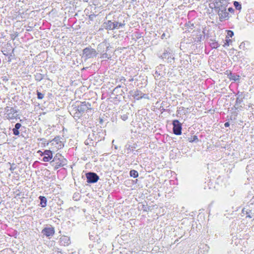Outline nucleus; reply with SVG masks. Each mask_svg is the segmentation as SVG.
<instances>
[{"instance_id": "13d9d810", "label": "nucleus", "mask_w": 254, "mask_h": 254, "mask_svg": "<svg viewBox=\"0 0 254 254\" xmlns=\"http://www.w3.org/2000/svg\"><path fill=\"white\" fill-rule=\"evenodd\" d=\"M11 119H13V118H15V119H17V118H19L18 117V115L16 114V116H14L13 115H12V116L11 117Z\"/></svg>"}, {"instance_id": "9b49d317", "label": "nucleus", "mask_w": 254, "mask_h": 254, "mask_svg": "<svg viewBox=\"0 0 254 254\" xmlns=\"http://www.w3.org/2000/svg\"><path fill=\"white\" fill-rule=\"evenodd\" d=\"M55 233V228L52 225H50L49 227H44L41 233L43 236L50 239L54 236Z\"/></svg>"}, {"instance_id": "4be33fe9", "label": "nucleus", "mask_w": 254, "mask_h": 254, "mask_svg": "<svg viewBox=\"0 0 254 254\" xmlns=\"http://www.w3.org/2000/svg\"><path fill=\"white\" fill-rule=\"evenodd\" d=\"M4 111L8 115H9L10 114L14 115L15 113H16L18 112L15 108L13 107L9 108L8 107L5 108Z\"/></svg>"}, {"instance_id": "20e7f679", "label": "nucleus", "mask_w": 254, "mask_h": 254, "mask_svg": "<svg viewBox=\"0 0 254 254\" xmlns=\"http://www.w3.org/2000/svg\"><path fill=\"white\" fill-rule=\"evenodd\" d=\"M50 164L54 167V170H56L66 165V160L61 154L58 153L54 157L53 160L50 162Z\"/></svg>"}, {"instance_id": "6e6d98bb", "label": "nucleus", "mask_w": 254, "mask_h": 254, "mask_svg": "<svg viewBox=\"0 0 254 254\" xmlns=\"http://www.w3.org/2000/svg\"><path fill=\"white\" fill-rule=\"evenodd\" d=\"M99 124H101V125H102V124L104 122L103 119L101 118H99Z\"/></svg>"}, {"instance_id": "e2e57ef3", "label": "nucleus", "mask_w": 254, "mask_h": 254, "mask_svg": "<svg viewBox=\"0 0 254 254\" xmlns=\"http://www.w3.org/2000/svg\"><path fill=\"white\" fill-rule=\"evenodd\" d=\"M242 52H238V54L237 55V57H238V56H239V57H240V56L241 54H242Z\"/></svg>"}, {"instance_id": "f8f14e48", "label": "nucleus", "mask_w": 254, "mask_h": 254, "mask_svg": "<svg viewBox=\"0 0 254 254\" xmlns=\"http://www.w3.org/2000/svg\"><path fill=\"white\" fill-rule=\"evenodd\" d=\"M137 147L136 143H133V141L129 140L125 146V149L127 151V153L128 154L131 151L133 152L134 149Z\"/></svg>"}, {"instance_id": "864d4df0", "label": "nucleus", "mask_w": 254, "mask_h": 254, "mask_svg": "<svg viewBox=\"0 0 254 254\" xmlns=\"http://www.w3.org/2000/svg\"><path fill=\"white\" fill-rule=\"evenodd\" d=\"M230 126V123L229 122H225V124H224V127H228Z\"/></svg>"}, {"instance_id": "bf43d9fd", "label": "nucleus", "mask_w": 254, "mask_h": 254, "mask_svg": "<svg viewBox=\"0 0 254 254\" xmlns=\"http://www.w3.org/2000/svg\"><path fill=\"white\" fill-rule=\"evenodd\" d=\"M38 153H40V155L41 156H44V155H43V151H40V150H39V151H38Z\"/></svg>"}, {"instance_id": "774afa93", "label": "nucleus", "mask_w": 254, "mask_h": 254, "mask_svg": "<svg viewBox=\"0 0 254 254\" xmlns=\"http://www.w3.org/2000/svg\"><path fill=\"white\" fill-rule=\"evenodd\" d=\"M115 148L117 149L118 148L117 146H115Z\"/></svg>"}, {"instance_id": "79ce46f5", "label": "nucleus", "mask_w": 254, "mask_h": 254, "mask_svg": "<svg viewBox=\"0 0 254 254\" xmlns=\"http://www.w3.org/2000/svg\"><path fill=\"white\" fill-rule=\"evenodd\" d=\"M121 86L119 85L114 88L113 90V94H115V93H118L119 92V90L121 88Z\"/></svg>"}, {"instance_id": "052dcab7", "label": "nucleus", "mask_w": 254, "mask_h": 254, "mask_svg": "<svg viewBox=\"0 0 254 254\" xmlns=\"http://www.w3.org/2000/svg\"><path fill=\"white\" fill-rule=\"evenodd\" d=\"M209 7H210V8L214 9V5H213H213H211V4H209Z\"/></svg>"}, {"instance_id": "f03ea898", "label": "nucleus", "mask_w": 254, "mask_h": 254, "mask_svg": "<svg viewBox=\"0 0 254 254\" xmlns=\"http://www.w3.org/2000/svg\"><path fill=\"white\" fill-rule=\"evenodd\" d=\"M112 48L110 43H107L106 41L99 44L97 47L96 52H98L97 56L100 55V58L101 59H107L108 60L111 59L112 58L111 54L113 53L112 51H110V49Z\"/></svg>"}, {"instance_id": "7c9ffc66", "label": "nucleus", "mask_w": 254, "mask_h": 254, "mask_svg": "<svg viewBox=\"0 0 254 254\" xmlns=\"http://www.w3.org/2000/svg\"><path fill=\"white\" fill-rule=\"evenodd\" d=\"M205 38V36L202 34L197 35L195 38V41L197 43L200 42L202 40Z\"/></svg>"}, {"instance_id": "e433bc0d", "label": "nucleus", "mask_w": 254, "mask_h": 254, "mask_svg": "<svg viewBox=\"0 0 254 254\" xmlns=\"http://www.w3.org/2000/svg\"><path fill=\"white\" fill-rule=\"evenodd\" d=\"M89 239L90 241H92L93 243H95V241H96V237H98V236L97 235H92V234H90V233H89Z\"/></svg>"}, {"instance_id": "a18cd8bd", "label": "nucleus", "mask_w": 254, "mask_h": 254, "mask_svg": "<svg viewBox=\"0 0 254 254\" xmlns=\"http://www.w3.org/2000/svg\"><path fill=\"white\" fill-rule=\"evenodd\" d=\"M121 118L124 121H126L128 119V115L123 114L121 116Z\"/></svg>"}, {"instance_id": "3c124183", "label": "nucleus", "mask_w": 254, "mask_h": 254, "mask_svg": "<svg viewBox=\"0 0 254 254\" xmlns=\"http://www.w3.org/2000/svg\"><path fill=\"white\" fill-rule=\"evenodd\" d=\"M88 247H89V249H93L94 247H96V246H95V244L93 243V244H90L88 245Z\"/></svg>"}, {"instance_id": "0eeeda50", "label": "nucleus", "mask_w": 254, "mask_h": 254, "mask_svg": "<svg viewBox=\"0 0 254 254\" xmlns=\"http://www.w3.org/2000/svg\"><path fill=\"white\" fill-rule=\"evenodd\" d=\"M128 96L132 97L133 99L137 100H139L142 98L149 99L148 94H144L138 89L129 91L128 92Z\"/></svg>"}, {"instance_id": "423d86ee", "label": "nucleus", "mask_w": 254, "mask_h": 254, "mask_svg": "<svg viewBox=\"0 0 254 254\" xmlns=\"http://www.w3.org/2000/svg\"><path fill=\"white\" fill-rule=\"evenodd\" d=\"M214 10L218 16L219 20L221 22H223L225 20H228L231 15L227 11V8H223V7H214Z\"/></svg>"}, {"instance_id": "09e8293b", "label": "nucleus", "mask_w": 254, "mask_h": 254, "mask_svg": "<svg viewBox=\"0 0 254 254\" xmlns=\"http://www.w3.org/2000/svg\"><path fill=\"white\" fill-rule=\"evenodd\" d=\"M18 35V33L16 32L13 34H11V39L12 40H14L16 37H17Z\"/></svg>"}, {"instance_id": "bb28decb", "label": "nucleus", "mask_w": 254, "mask_h": 254, "mask_svg": "<svg viewBox=\"0 0 254 254\" xmlns=\"http://www.w3.org/2000/svg\"><path fill=\"white\" fill-rule=\"evenodd\" d=\"M44 74H41L40 73H36L34 74V77L35 80L37 81H40L44 78Z\"/></svg>"}, {"instance_id": "4468645a", "label": "nucleus", "mask_w": 254, "mask_h": 254, "mask_svg": "<svg viewBox=\"0 0 254 254\" xmlns=\"http://www.w3.org/2000/svg\"><path fill=\"white\" fill-rule=\"evenodd\" d=\"M70 244V238L66 236H62L60 239V244L61 246H68Z\"/></svg>"}, {"instance_id": "2f4dec72", "label": "nucleus", "mask_w": 254, "mask_h": 254, "mask_svg": "<svg viewBox=\"0 0 254 254\" xmlns=\"http://www.w3.org/2000/svg\"><path fill=\"white\" fill-rule=\"evenodd\" d=\"M90 135H89L88 138L85 141L84 143L86 145H93V139L90 138Z\"/></svg>"}, {"instance_id": "9d476101", "label": "nucleus", "mask_w": 254, "mask_h": 254, "mask_svg": "<svg viewBox=\"0 0 254 254\" xmlns=\"http://www.w3.org/2000/svg\"><path fill=\"white\" fill-rule=\"evenodd\" d=\"M173 132L177 135H181L182 131V125L178 120H174L172 121Z\"/></svg>"}, {"instance_id": "58836bf2", "label": "nucleus", "mask_w": 254, "mask_h": 254, "mask_svg": "<svg viewBox=\"0 0 254 254\" xmlns=\"http://www.w3.org/2000/svg\"><path fill=\"white\" fill-rule=\"evenodd\" d=\"M141 207H142L141 208L144 212H148L150 209L149 207H147V204L146 205L142 204Z\"/></svg>"}, {"instance_id": "c85d7f7f", "label": "nucleus", "mask_w": 254, "mask_h": 254, "mask_svg": "<svg viewBox=\"0 0 254 254\" xmlns=\"http://www.w3.org/2000/svg\"><path fill=\"white\" fill-rule=\"evenodd\" d=\"M188 140L191 143L195 142L197 143L199 141L197 136L196 135L191 136L190 137H188Z\"/></svg>"}, {"instance_id": "de8ad7c7", "label": "nucleus", "mask_w": 254, "mask_h": 254, "mask_svg": "<svg viewBox=\"0 0 254 254\" xmlns=\"http://www.w3.org/2000/svg\"><path fill=\"white\" fill-rule=\"evenodd\" d=\"M51 159L47 157L46 156H44L42 159V160L44 162H50Z\"/></svg>"}, {"instance_id": "69168bd1", "label": "nucleus", "mask_w": 254, "mask_h": 254, "mask_svg": "<svg viewBox=\"0 0 254 254\" xmlns=\"http://www.w3.org/2000/svg\"><path fill=\"white\" fill-rule=\"evenodd\" d=\"M20 122L22 123L23 122V120H22V119H20Z\"/></svg>"}, {"instance_id": "6e6552de", "label": "nucleus", "mask_w": 254, "mask_h": 254, "mask_svg": "<svg viewBox=\"0 0 254 254\" xmlns=\"http://www.w3.org/2000/svg\"><path fill=\"white\" fill-rule=\"evenodd\" d=\"M85 177L86 179V182L88 184H94L99 180V176L95 172H87L85 173Z\"/></svg>"}, {"instance_id": "338daca9", "label": "nucleus", "mask_w": 254, "mask_h": 254, "mask_svg": "<svg viewBox=\"0 0 254 254\" xmlns=\"http://www.w3.org/2000/svg\"><path fill=\"white\" fill-rule=\"evenodd\" d=\"M159 66H160V67H163V66H164V65H163V64H160Z\"/></svg>"}, {"instance_id": "2eb2a0df", "label": "nucleus", "mask_w": 254, "mask_h": 254, "mask_svg": "<svg viewBox=\"0 0 254 254\" xmlns=\"http://www.w3.org/2000/svg\"><path fill=\"white\" fill-rule=\"evenodd\" d=\"M23 126L19 123L15 124L14 127L12 128V133L14 135H20L19 129Z\"/></svg>"}, {"instance_id": "c03bdc74", "label": "nucleus", "mask_w": 254, "mask_h": 254, "mask_svg": "<svg viewBox=\"0 0 254 254\" xmlns=\"http://www.w3.org/2000/svg\"><path fill=\"white\" fill-rule=\"evenodd\" d=\"M9 164H10V168H9V170L11 171H14L16 168V165L14 163L10 164V163H9Z\"/></svg>"}, {"instance_id": "4c0bfd02", "label": "nucleus", "mask_w": 254, "mask_h": 254, "mask_svg": "<svg viewBox=\"0 0 254 254\" xmlns=\"http://www.w3.org/2000/svg\"><path fill=\"white\" fill-rule=\"evenodd\" d=\"M61 137L60 136L58 135L55 136L54 138L52 140V141H53V142H57L58 143H59V142H62L61 141Z\"/></svg>"}, {"instance_id": "dca6fc26", "label": "nucleus", "mask_w": 254, "mask_h": 254, "mask_svg": "<svg viewBox=\"0 0 254 254\" xmlns=\"http://www.w3.org/2000/svg\"><path fill=\"white\" fill-rule=\"evenodd\" d=\"M113 24V22L111 20H107L102 24V26L106 30H112Z\"/></svg>"}, {"instance_id": "cd10ccee", "label": "nucleus", "mask_w": 254, "mask_h": 254, "mask_svg": "<svg viewBox=\"0 0 254 254\" xmlns=\"http://www.w3.org/2000/svg\"><path fill=\"white\" fill-rule=\"evenodd\" d=\"M234 6L236 10L240 11L242 9V4L240 2L237 1H234L233 2Z\"/></svg>"}, {"instance_id": "aec40b11", "label": "nucleus", "mask_w": 254, "mask_h": 254, "mask_svg": "<svg viewBox=\"0 0 254 254\" xmlns=\"http://www.w3.org/2000/svg\"><path fill=\"white\" fill-rule=\"evenodd\" d=\"M125 24L124 23H119L118 21H114L113 22V24L112 26V30L123 28L125 26Z\"/></svg>"}, {"instance_id": "a19ab883", "label": "nucleus", "mask_w": 254, "mask_h": 254, "mask_svg": "<svg viewBox=\"0 0 254 254\" xmlns=\"http://www.w3.org/2000/svg\"><path fill=\"white\" fill-rule=\"evenodd\" d=\"M227 11L230 14H234L235 13V9L232 7H229L228 8H227Z\"/></svg>"}, {"instance_id": "a211bd4d", "label": "nucleus", "mask_w": 254, "mask_h": 254, "mask_svg": "<svg viewBox=\"0 0 254 254\" xmlns=\"http://www.w3.org/2000/svg\"><path fill=\"white\" fill-rule=\"evenodd\" d=\"M242 213L246 214L247 215L246 218L248 217L250 218H252L254 215V213L252 210L249 209H246L244 208L242 210Z\"/></svg>"}, {"instance_id": "4d7b16f0", "label": "nucleus", "mask_w": 254, "mask_h": 254, "mask_svg": "<svg viewBox=\"0 0 254 254\" xmlns=\"http://www.w3.org/2000/svg\"><path fill=\"white\" fill-rule=\"evenodd\" d=\"M139 150H140V149H137V150H135V152H133V154H134V155L138 154V153L139 152H140V151H139Z\"/></svg>"}, {"instance_id": "ea45409f", "label": "nucleus", "mask_w": 254, "mask_h": 254, "mask_svg": "<svg viewBox=\"0 0 254 254\" xmlns=\"http://www.w3.org/2000/svg\"><path fill=\"white\" fill-rule=\"evenodd\" d=\"M209 1L213 2L214 7L218 5L220 3V0H209Z\"/></svg>"}, {"instance_id": "603ef678", "label": "nucleus", "mask_w": 254, "mask_h": 254, "mask_svg": "<svg viewBox=\"0 0 254 254\" xmlns=\"http://www.w3.org/2000/svg\"><path fill=\"white\" fill-rule=\"evenodd\" d=\"M166 33H164H164L162 34V35L161 36V38L162 39H164V38L167 39V38H166Z\"/></svg>"}, {"instance_id": "393cba45", "label": "nucleus", "mask_w": 254, "mask_h": 254, "mask_svg": "<svg viewBox=\"0 0 254 254\" xmlns=\"http://www.w3.org/2000/svg\"><path fill=\"white\" fill-rule=\"evenodd\" d=\"M129 175L130 177L133 178H136L139 176L138 172L136 170L133 169H131L129 171Z\"/></svg>"}, {"instance_id": "c756f323", "label": "nucleus", "mask_w": 254, "mask_h": 254, "mask_svg": "<svg viewBox=\"0 0 254 254\" xmlns=\"http://www.w3.org/2000/svg\"><path fill=\"white\" fill-rule=\"evenodd\" d=\"M39 140L42 141L41 143L43 145L44 147H46L50 144V141H47L44 138H40L38 139Z\"/></svg>"}, {"instance_id": "f704fd0d", "label": "nucleus", "mask_w": 254, "mask_h": 254, "mask_svg": "<svg viewBox=\"0 0 254 254\" xmlns=\"http://www.w3.org/2000/svg\"><path fill=\"white\" fill-rule=\"evenodd\" d=\"M226 32H227V36H226V37H228V38H229L230 37H232L234 34V32L231 30H226Z\"/></svg>"}, {"instance_id": "680f3d73", "label": "nucleus", "mask_w": 254, "mask_h": 254, "mask_svg": "<svg viewBox=\"0 0 254 254\" xmlns=\"http://www.w3.org/2000/svg\"><path fill=\"white\" fill-rule=\"evenodd\" d=\"M233 114H234L235 116H237L238 115V113L236 111L233 112Z\"/></svg>"}, {"instance_id": "8fccbe9b", "label": "nucleus", "mask_w": 254, "mask_h": 254, "mask_svg": "<svg viewBox=\"0 0 254 254\" xmlns=\"http://www.w3.org/2000/svg\"><path fill=\"white\" fill-rule=\"evenodd\" d=\"M96 16V15L94 14V13L91 14L89 15V19L90 20H93L94 18Z\"/></svg>"}, {"instance_id": "f257e3e1", "label": "nucleus", "mask_w": 254, "mask_h": 254, "mask_svg": "<svg viewBox=\"0 0 254 254\" xmlns=\"http://www.w3.org/2000/svg\"><path fill=\"white\" fill-rule=\"evenodd\" d=\"M73 107L71 111L73 112V117L75 119H79L83 116H91L94 112L92 104L88 101H76L75 105L72 106Z\"/></svg>"}, {"instance_id": "473e14b6", "label": "nucleus", "mask_w": 254, "mask_h": 254, "mask_svg": "<svg viewBox=\"0 0 254 254\" xmlns=\"http://www.w3.org/2000/svg\"><path fill=\"white\" fill-rule=\"evenodd\" d=\"M232 43V40H231L230 39L228 38V37H226L225 40V42H224V44L223 45V46L224 47L228 46Z\"/></svg>"}, {"instance_id": "5701e85b", "label": "nucleus", "mask_w": 254, "mask_h": 254, "mask_svg": "<svg viewBox=\"0 0 254 254\" xmlns=\"http://www.w3.org/2000/svg\"><path fill=\"white\" fill-rule=\"evenodd\" d=\"M53 152L51 149H46L43 151V154L52 159L53 158Z\"/></svg>"}, {"instance_id": "0e129e2a", "label": "nucleus", "mask_w": 254, "mask_h": 254, "mask_svg": "<svg viewBox=\"0 0 254 254\" xmlns=\"http://www.w3.org/2000/svg\"><path fill=\"white\" fill-rule=\"evenodd\" d=\"M155 74H156L160 75V73H159L157 71H155Z\"/></svg>"}, {"instance_id": "c9c22d12", "label": "nucleus", "mask_w": 254, "mask_h": 254, "mask_svg": "<svg viewBox=\"0 0 254 254\" xmlns=\"http://www.w3.org/2000/svg\"><path fill=\"white\" fill-rule=\"evenodd\" d=\"M37 97L38 99H43L44 97V94L39 92L38 90H37Z\"/></svg>"}, {"instance_id": "37998d69", "label": "nucleus", "mask_w": 254, "mask_h": 254, "mask_svg": "<svg viewBox=\"0 0 254 254\" xmlns=\"http://www.w3.org/2000/svg\"><path fill=\"white\" fill-rule=\"evenodd\" d=\"M79 194L78 193H74L73 195V199L74 200H78L79 199Z\"/></svg>"}, {"instance_id": "39448f33", "label": "nucleus", "mask_w": 254, "mask_h": 254, "mask_svg": "<svg viewBox=\"0 0 254 254\" xmlns=\"http://www.w3.org/2000/svg\"><path fill=\"white\" fill-rule=\"evenodd\" d=\"M97 53H98L96 52V50L95 49L89 46L82 50V58L84 59V61H86L88 59L96 58Z\"/></svg>"}, {"instance_id": "b1692460", "label": "nucleus", "mask_w": 254, "mask_h": 254, "mask_svg": "<svg viewBox=\"0 0 254 254\" xmlns=\"http://www.w3.org/2000/svg\"><path fill=\"white\" fill-rule=\"evenodd\" d=\"M26 127L24 126H23L20 129H19V132H20V135H18V136H21L22 137L26 138L25 136V135L27 133V129Z\"/></svg>"}, {"instance_id": "72a5a7b5", "label": "nucleus", "mask_w": 254, "mask_h": 254, "mask_svg": "<svg viewBox=\"0 0 254 254\" xmlns=\"http://www.w3.org/2000/svg\"><path fill=\"white\" fill-rule=\"evenodd\" d=\"M185 26L187 27L188 28H190L192 29L194 27V24L191 23L190 21H188L185 24Z\"/></svg>"}, {"instance_id": "f3484780", "label": "nucleus", "mask_w": 254, "mask_h": 254, "mask_svg": "<svg viewBox=\"0 0 254 254\" xmlns=\"http://www.w3.org/2000/svg\"><path fill=\"white\" fill-rule=\"evenodd\" d=\"M228 76L231 80H234L235 81H239L241 78L239 75L232 72H230L229 74H228Z\"/></svg>"}, {"instance_id": "1a4fd4ad", "label": "nucleus", "mask_w": 254, "mask_h": 254, "mask_svg": "<svg viewBox=\"0 0 254 254\" xmlns=\"http://www.w3.org/2000/svg\"><path fill=\"white\" fill-rule=\"evenodd\" d=\"M236 96L237 98L234 106L235 109L237 110H241L244 107L242 104L243 102V100L245 97V95L244 92L238 91Z\"/></svg>"}, {"instance_id": "412c9836", "label": "nucleus", "mask_w": 254, "mask_h": 254, "mask_svg": "<svg viewBox=\"0 0 254 254\" xmlns=\"http://www.w3.org/2000/svg\"><path fill=\"white\" fill-rule=\"evenodd\" d=\"M38 198L40 201L39 205L42 207H45L47 206V199L46 197L44 196L40 195L39 196Z\"/></svg>"}, {"instance_id": "49530a36", "label": "nucleus", "mask_w": 254, "mask_h": 254, "mask_svg": "<svg viewBox=\"0 0 254 254\" xmlns=\"http://www.w3.org/2000/svg\"><path fill=\"white\" fill-rule=\"evenodd\" d=\"M95 239H96V241H95V243H94V244H95V246H97V245L100 243L101 239L99 237V236L98 237H96Z\"/></svg>"}, {"instance_id": "6ab92c4d", "label": "nucleus", "mask_w": 254, "mask_h": 254, "mask_svg": "<svg viewBox=\"0 0 254 254\" xmlns=\"http://www.w3.org/2000/svg\"><path fill=\"white\" fill-rule=\"evenodd\" d=\"M209 46L212 49H217L220 46V44L214 39H209Z\"/></svg>"}, {"instance_id": "5fc2aeb1", "label": "nucleus", "mask_w": 254, "mask_h": 254, "mask_svg": "<svg viewBox=\"0 0 254 254\" xmlns=\"http://www.w3.org/2000/svg\"><path fill=\"white\" fill-rule=\"evenodd\" d=\"M159 109L162 112L165 111V109L164 108L163 106H161Z\"/></svg>"}, {"instance_id": "ddd939ff", "label": "nucleus", "mask_w": 254, "mask_h": 254, "mask_svg": "<svg viewBox=\"0 0 254 254\" xmlns=\"http://www.w3.org/2000/svg\"><path fill=\"white\" fill-rule=\"evenodd\" d=\"M50 144L51 147L49 148L52 149L53 151L55 150L60 149L64 147V144L63 143V142H59V143L57 142H53L51 140L50 141Z\"/></svg>"}, {"instance_id": "7ed1b4c3", "label": "nucleus", "mask_w": 254, "mask_h": 254, "mask_svg": "<svg viewBox=\"0 0 254 254\" xmlns=\"http://www.w3.org/2000/svg\"><path fill=\"white\" fill-rule=\"evenodd\" d=\"M157 56L160 59L171 65L175 63V53L169 47L164 48L163 52H160L157 54Z\"/></svg>"}, {"instance_id": "a878e982", "label": "nucleus", "mask_w": 254, "mask_h": 254, "mask_svg": "<svg viewBox=\"0 0 254 254\" xmlns=\"http://www.w3.org/2000/svg\"><path fill=\"white\" fill-rule=\"evenodd\" d=\"M229 4V0L224 1H221L219 4L217 6H216L215 7H223V8H227Z\"/></svg>"}]
</instances>
